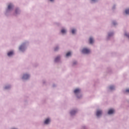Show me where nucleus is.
I'll return each instance as SVG.
<instances>
[{
    "instance_id": "nucleus-25",
    "label": "nucleus",
    "mask_w": 129,
    "mask_h": 129,
    "mask_svg": "<svg viewBox=\"0 0 129 129\" xmlns=\"http://www.w3.org/2000/svg\"><path fill=\"white\" fill-rule=\"evenodd\" d=\"M75 64V63H74V64Z\"/></svg>"
},
{
    "instance_id": "nucleus-5",
    "label": "nucleus",
    "mask_w": 129,
    "mask_h": 129,
    "mask_svg": "<svg viewBox=\"0 0 129 129\" xmlns=\"http://www.w3.org/2000/svg\"><path fill=\"white\" fill-rule=\"evenodd\" d=\"M93 42H94V39L93 37H90L89 38L90 44H93Z\"/></svg>"
},
{
    "instance_id": "nucleus-24",
    "label": "nucleus",
    "mask_w": 129,
    "mask_h": 129,
    "mask_svg": "<svg viewBox=\"0 0 129 129\" xmlns=\"http://www.w3.org/2000/svg\"><path fill=\"white\" fill-rule=\"evenodd\" d=\"M125 35H127V34H125Z\"/></svg>"
},
{
    "instance_id": "nucleus-3",
    "label": "nucleus",
    "mask_w": 129,
    "mask_h": 129,
    "mask_svg": "<svg viewBox=\"0 0 129 129\" xmlns=\"http://www.w3.org/2000/svg\"><path fill=\"white\" fill-rule=\"evenodd\" d=\"M30 77V76L28 74H25L23 77V79H28Z\"/></svg>"
},
{
    "instance_id": "nucleus-20",
    "label": "nucleus",
    "mask_w": 129,
    "mask_h": 129,
    "mask_svg": "<svg viewBox=\"0 0 129 129\" xmlns=\"http://www.w3.org/2000/svg\"><path fill=\"white\" fill-rule=\"evenodd\" d=\"M113 24H114V25L116 24V22H113Z\"/></svg>"
},
{
    "instance_id": "nucleus-17",
    "label": "nucleus",
    "mask_w": 129,
    "mask_h": 129,
    "mask_svg": "<svg viewBox=\"0 0 129 129\" xmlns=\"http://www.w3.org/2000/svg\"><path fill=\"white\" fill-rule=\"evenodd\" d=\"M110 90H112L114 89V86H110Z\"/></svg>"
},
{
    "instance_id": "nucleus-14",
    "label": "nucleus",
    "mask_w": 129,
    "mask_h": 129,
    "mask_svg": "<svg viewBox=\"0 0 129 129\" xmlns=\"http://www.w3.org/2000/svg\"><path fill=\"white\" fill-rule=\"evenodd\" d=\"M61 31L62 32V33H65V32H66V29H61Z\"/></svg>"
},
{
    "instance_id": "nucleus-15",
    "label": "nucleus",
    "mask_w": 129,
    "mask_h": 129,
    "mask_svg": "<svg viewBox=\"0 0 129 129\" xmlns=\"http://www.w3.org/2000/svg\"><path fill=\"white\" fill-rule=\"evenodd\" d=\"M125 12L126 14H129V9H126Z\"/></svg>"
},
{
    "instance_id": "nucleus-4",
    "label": "nucleus",
    "mask_w": 129,
    "mask_h": 129,
    "mask_svg": "<svg viewBox=\"0 0 129 129\" xmlns=\"http://www.w3.org/2000/svg\"><path fill=\"white\" fill-rule=\"evenodd\" d=\"M114 112V109H109V110L108 112V114H112Z\"/></svg>"
},
{
    "instance_id": "nucleus-10",
    "label": "nucleus",
    "mask_w": 129,
    "mask_h": 129,
    "mask_svg": "<svg viewBox=\"0 0 129 129\" xmlns=\"http://www.w3.org/2000/svg\"><path fill=\"white\" fill-rule=\"evenodd\" d=\"M60 57H57L56 58H55V62H58L59 60H60Z\"/></svg>"
},
{
    "instance_id": "nucleus-21",
    "label": "nucleus",
    "mask_w": 129,
    "mask_h": 129,
    "mask_svg": "<svg viewBox=\"0 0 129 129\" xmlns=\"http://www.w3.org/2000/svg\"><path fill=\"white\" fill-rule=\"evenodd\" d=\"M17 12H18V10L17 9V10H16V13H17Z\"/></svg>"
},
{
    "instance_id": "nucleus-18",
    "label": "nucleus",
    "mask_w": 129,
    "mask_h": 129,
    "mask_svg": "<svg viewBox=\"0 0 129 129\" xmlns=\"http://www.w3.org/2000/svg\"><path fill=\"white\" fill-rule=\"evenodd\" d=\"M125 92L129 93V89H126V90H125Z\"/></svg>"
},
{
    "instance_id": "nucleus-8",
    "label": "nucleus",
    "mask_w": 129,
    "mask_h": 129,
    "mask_svg": "<svg viewBox=\"0 0 129 129\" xmlns=\"http://www.w3.org/2000/svg\"><path fill=\"white\" fill-rule=\"evenodd\" d=\"M80 91H81L80 89H75L74 92H75V93L76 94V93H79V92H80Z\"/></svg>"
},
{
    "instance_id": "nucleus-6",
    "label": "nucleus",
    "mask_w": 129,
    "mask_h": 129,
    "mask_svg": "<svg viewBox=\"0 0 129 129\" xmlns=\"http://www.w3.org/2000/svg\"><path fill=\"white\" fill-rule=\"evenodd\" d=\"M49 121H50L49 118H47V119L45 120L44 123H45L46 124H47L48 123H49Z\"/></svg>"
},
{
    "instance_id": "nucleus-16",
    "label": "nucleus",
    "mask_w": 129,
    "mask_h": 129,
    "mask_svg": "<svg viewBox=\"0 0 129 129\" xmlns=\"http://www.w3.org/2000/svg\"><path fill=\"white\" fill-rule=\"evenodd\" d=\"M76 32V30L75 29H72V33H75Z\"/></svg>"
},
{
    "instance_id": "nucleus-26",
    "label": "nucleus",
    "mask_w": 129,
    "mask_h": 129,
    "mask_svg": "<svg viewBox=\"0 0 129 129\" xmlns=\"http://www.w3.org/2000/svg\"><path fill=\"white\" fill-rule=\"evenodd\" d=\"M128 37H129V35H128Z\"/></svg>"
},
{
    "instance_id": "nucleus-13",
    "label": "nucleus",
    "mask_w": 129,
    "mask_h": 129,
    "mask_svg": "<svg viewBox=\"0 0 129 129\" xmlns=\"http://www.w3.org/2000/svg\"><path fill=\"white\" fill-rule=\"evenodd\" d=\"M23 48H24L23 45H21L19 47V50H21V51H22V50H23Z\"/></svg>"
},
{
    "instance_id": "nucleus-12",
    "label": "nucleus",
    "mask_w": 129,
    "mask_h": 129,
    "mask_svg": "<svg viewBox=\"0 0 129 129\" xmlns=\"http://www.w3.org/2000/svg\"><path fill=\"white\" fill-rule=\"evenodd\" d=\"M76 112V111L75 110H72V111H71V114L72 115L75 114Z\"/></svg>"
},
{
    "instance_id": "nucleus-1",
    "label": "nucleus",
    "mask_w": 129,
    "mask_h": 129,
    "mask_svg": "<svg viewBox=\"0 0 129 129\" xmlns=\"http://www.w3.org/2000/svg\"><path fill=\"white\" fill-rule=\"evenodd\" d=\"M82 52L84 54H89L90 52V49H88V48H83Z\"/></svg>"
},
{
    "instance_id": "nucleus-22",
    "label": "nucleus",
    "mask_w": 129,
    "mask_h": 129,
    "mask_svg": "<svg viewBox=\"0 0 129 129\" xmlns=\"http://www.w3.org/2000/svg\"><path fill=\"white\" fill-rule=\"evenodd\" d=\"M92 1H95V0H92Z\"/></svg>"
},
{
    "instance_id": "nucleus-7",
    "label": "nucleus",
    "mask_w": 129,
    "mask_h": 129,
    "mask_svg": "<svg viewBox=\"0 0 129 129\" xmlns=\"http://www.w3.org/2000/svg\"><path fill=\"white\" fill-rule=\"evenodd\" d=\"M14 51H9V52H8V56H12V55H13Z\"/></svg>"
},
{
    "instance_id": "nucleus-23",
    "label": "nucleus",
    "mask_w": 129,
    "mask_h": 129,
    "mask_svg": "<svg viewBox=\"0 0 129 129\" xmlns=\"http://www.w3.org/2000/svg\"><path fill=\"white\" fill-rule=\"evenodd\" d=\"M50 1H53V0H50Z\"/></svg>"
},
{
    "instance_id": "nucleus-9",
    "label": "nucleus",
    "mask_w": 129,
    "mask_h": 129,
    "mask_svg": "<svg viewBox=\"0 0 129 129\" xmlns=\"http://www.w3.org/2000/svg\"><path fill=\"white\" fill-rule=\"evenodd\" d=\"M12 7H13V5H12V4H9L8 6V9H11Z\"/></svg>"
},
{
    "instance_id": "nucleus-11",
    "label": "nucleus",
    "mask_w": 129,
    "mask_h": 129,
    "mask_svg": "<svg viewBox=\"0 0 129 129\" xmlns=\"http://www.w3.org/2000/svg\"><path fill=\"white\" fill-rule=\"evenodd\" d=\"M71 51H69V52L67 53L66 56L67 57H69V56H71Z\"/></svg>"
},
{
    "instance_id": "nucleus-2",
    "label": "nucleus",
    "mask_w": 129,
    "mask_h": 129,
    "mask_svg": "<svg viewBox=\"0 0 129 129\" xmlns=\"http://www.w3.org/2000/svg\"><path fill=\"white\" fill-rule=\"evenodd\" d=\"M102 114V110H97L96 112V115L97 116H100Z\"/></svg>"
},
{
    "instance_id": "nucleus-19",
    "label": "nucleus",
    "mask_w": 129,
    "mask_h": 129,
    "mask_svg": "<svg viewBox=\"0 0 129 129\" xmlns=\"http://www.w3.org/2000/svg\"><path fill=\"white\" fill-rule=\"evenodd\" d=\"M57 49H58V47H55V48H54L55 51H57Z\"/></svg>"
}]
</instances>
